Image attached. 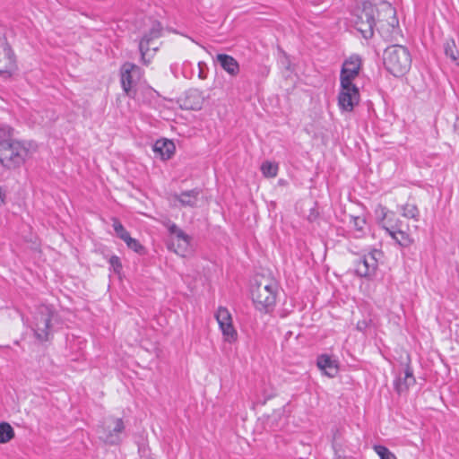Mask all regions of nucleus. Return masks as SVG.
I'll list each match as a JSON object with an SVG mask.
<instances>
[{"instance_id":"obj_1","label":"nucleus","mask_w":459,"mask_h":459,"mask_svg":"<svg viewBox=\"0 0 459 459\" xmlns=\"http://www.w3.org/2000/svg\"><path fill=\"white\" fill-rule=\"evenodd\" d=\"M385 68L395 77L407 74L411 65V56L409 50L402 45L387 47L383 55Z\"/></svg>"},{"instance_id":"obj_2","label":"nucleus","mask_w":459,"mask_h":459,"mask_svg":"<svg viewBox=\"0 0 459 459\" xmlns=\"http://www.w3.org/2000/svg\"><path fill=\"white\" fill-rule=\"evenodd\" d=\"M29 154L25 143L15 140H3L0 142V162L8 169L22 166Z\"/></svg>"},{"instance_id":"obj_3","label":"nucleus","mask_w":459,"mask_h":459,"mask_svg":"<svg viewBox=\"0 0 459 459\" xmlns=\"http://www.w3.org/2000/svg\"><path fill=\"white\" fill-rule=\"evenodd\" d=\"M277 284L274 281L262 277L256 280L251 288V296L255 307L266 310L276 301Z\"/></svg>"},{"instance_id":"obj_4","label":"nucleus","mask_w":459,"mask_h":459,"mask_svg":"<svg viewBox=\"0 0 459 459\" xmlns=\"http://www.w3.org/2000/svg\"><path fill=\"white\" fill-rule=\"evenodd\" d=\"M54 309L47 305L37 307L31 321V329L35 338L39 342H47L53 334Z\"/></svg>"},{"instance_id":"obj_5","label":"nucleus","mask_w":459,"mask_h":459,"mask_svg":"<svg viewBox=\"0 0 459 459\" xmlns=\"http://www.w3.org/2000/svg\"><path fill=\"white\" fill-rule=\"evenodd\" d=\"M125 429L122 419L108 417L98 427L99 438L105 444L114 446L121 441V434Z\"/></svg>"},{"instance_id":"obj_6","label":"nucleus","mask_w":459,"mask_h":459,"mask_svg":"<svg viewBox=\"0 0 459 459\" xmlns=\"http://www.w3.org/2000/svg\"><path fill=\"white\" fill-rule=\"evenodd\" d=\"M162 26L159 22H153L150 30L143 35L140 43L139 50L142 56V61L144 65L150 63L149 52L155 53L160 46L157 44L156 39L161 36Z\"/></svg>"},{"instance_id":"obj_7","label":"nucleus","mask_w":459,"mask_h":459,"mask_svg":"<svg viewBox=\"0 0 459 459\" xmlns=\"http://www.w3.org/2000/svg\"><path fill=\"white\" fill-rule=\"evenodd\" d=\"M143 75L142 69L134 64L126 63L120 69V81L123 91L129 97L136 94V85Z\"/></svg>"},{"instance_id":"obj_8","label":"nucleus","mask_w":459,"mask_h":459,"mask_svg":"<svg viewBox=\"0 0 459 459\" xmlns=\"http://www.w3.org/2000/svg\"><path fill=\"white\" fill-rule=\"evenodd\" d=\"M375 13L376 8L371 4L365 3L357 16L356 28L365 39H370L374 34Z\"/></svg>"},{"instance_id":"obj_9","label":"nucleus","mask_w":459,"mask_h":459,"mask_svg":"<svg viewBox=\"0 0 459 459\" xmlns=\"http://www.w3.org/2000/svg\"><path fill=\"white\" fill-rule=\"evenodd\" d=\"M359 102V89L355 84H350L346 80L341 82V90L338 96V105L343 111L351 112Z\"/></svg>"},{"instance_id":"obj_10","label":"nucleus","mask_w":459,"mask_h":459,"mask_svg":"<svg viewBox=\"0 0 459 459\" xmlns=\"http://www.w3.org/2000/svg\"><path fill=\"white\" fill-rule=\"evenodd\" d=\"M382 257L383 253L378 249H374L363 255L356 263V273L360 277H370L374 275L378 267V261L382 259Z\"/></svg>"},{"instance_id":"obj_11","label":"nucleus","mask_w":459,"mask_h":459,"mask_svg":"<svg viewBox=\"0 0 459 459\" xmlns=\"http://www.w3.org/2000/svg\"><path fill=\"white\" fill-rule=\"evenodd\" d=\"M16 69L13 54L9 45L0 40V74L4 77H11Z\"/></svg>"},{"instance_id":"obj_12","label":"nucleus","mask_w":459,"mask_h":459,"mask_svg":"<svg viewBox=\"0 0 459 459\" xmlns=\"http://www.w3.org/2000/svg\"><path fill=\"white\" fill-rule=\"evenodd\" d=\"M361 65V60L359 56H350L342 65L340 80L344 82L347 81L350 84H354L353 80L359 75Z\"/></svg>"},{"instance_id":"obj_13","label":"nucleus","mask_w":459,"mask_h":459,"mask_svg":"<svg viewBox=\"0 0 459 459\" xmlns=\"http://www.w3.org/2000/svg\"><path fill=\"white\" fill-rule=\"evenodd\" d=\"M215 61L230 76H237L239 74V65L233 56L227 54H218Z\"/></svg>"},{"instance_id":"obj_14","label":"nucleus","mask_w":459,"mask_h":459,"mask_svg":"<svg viewBox=\"0 0 459 459\" xmlns=\"http://www.w3.org/2000/svg\"><path fill=\"white\" fill-rule=\"evenodd\" d=\"M200 193L198 189H192L180 194H174L172 198L178 201L182 206L194 208L197 205Z\"/></svg>"},{"instance_id":"obj_15","label":"nucleus","mask_w":459,"mask_h":459,"mask_svg":"<svg viewBox=\"0 0 459 459\" xmlns=\"http://www.w3.org/2000/svg\"><path fill=\"white\" fill-rule=\"evenodd\" d=\"M317 367L330 377H335L338 373L337 361L325 354L318 357Z\"/></svg>"},{"instance_id":"obj_16","label":"nucleus","mask_w":459,"mask_h":459,"mask_svg":"<svg viewBox=\"0 0 459 459\" xmlns=\"http://www.w3.org/2000/svg\"><path fill=\"white\" fill-rule=\"evenodd\" d=\"M415 384V377L411 368L407 366L404 371L403 378L398 377L394 381V389L398 394H402L408 390L411 385Z\"/></svg>"},{"instance_id":"obj_17","label":"nucleus","mask_w":459,"mask_h":459,"mask_svg":"<svg viewBox=\"0 0 459 459\" xmlns=\"http://www.w3.org/2000/svg\"><path fill=\"white\" fill-rule=\"evenodd\" d=\"M153 151L159 153L162 160H169L175 152V145L169 140H159L154 143Z\"/></svg>"},{"instance_id":"obj_18","label":"nucleus","mask_w":459,"mask_h":459,"mask_svg":"<svg viewBox=\"0 0 459 459\" xmlns=\"http://www.w3.org/2000/svg\"><path fill=\"white\" fill-rule=\"evenodd\" d=\"M168 230L171 235L177 238V240L180 242L178 247L185 249L188 247L190 242V237L186 234L181 229H179L175 223H169Z\"/></svg>"},{"instance_id":"obj_19","label":"nucleus","mask_w":459,"mask_h":459,"mask_svg":"<svg viewBox=\"0 0 459 459\" xmlns=\"http://www.w3.org/2000/svg\"><path fill=\"white\" fill-rule=\"evenodd\" d=\"M387 234H394L402 227V221L395 216L394 212H391L386 220L381 225Z\"/></svg>"},{"instance_id":"obj_20","label":"nucleus","mask_w":459,"mask_h":459,"mask_svg":"<svg viewBox=\"0 0 459 459\" xmlns=\"http://www.w3.org/2000/svg\"><path fill=\"white\" fill-rule=\"evenodd\" d=\"M444 51L446 56L449 57L452 62L459 65V49L454 39H448L446 41L444 44Z\"/></svg>"},{"instance_id":"obj_21","label":"nucleus","mask_w":459,"mask_h":459,"mask_svg":"<svg viewBox=\"0 0 459 459\" xmlns=\"http://www.w3.org/2000/svg\"><path fill=\"white\" fill-rule=\"evenodd\" d=\"M220 329L223 334L224 341L232 343L238 339V333L233 326L232 322L219 325Z\"/></svg>"},{"instance_id":"obj_22","label":"nucleus","mask_w":459,"mask_h":459,"mask_svg":"<svg viewBox=\"0 0 459 459\" xmlns=\"http://www.w3.org/2000/svg\"><path fill=\"white\" fill-rule=\"evenodd\" d=\"M397 244L402 247H409L412 243L411 236L402 230L400 227L394 234H388Z\"/></svg>"},{"instance_id":"obj_23","label":"nucleus","mask_w":459,"mask_h":459,"mask_svg":"<svg viewBox=\"0 0 459 459\" xmlns=\"http://www.w3.org/2000/svg\"><path fill=\"white\" fill-rule=\"evenodd\" d=\"M402 215L405 218L419 221L420 212L418 207L413 204H405L401 207Z\"/></svg>"},{"instance_id":"obj_24","label":"nucleus","mask_w":459,"mask_h":459,"mask_svg":"<svg viewBox=\"0 0 459 459\" xmlns=\"http://www.w3.org/2000/svg\"><path fill=\"white\" fill-rule=\"evenodd\" d=\"M14 436V431L9 423H0V443L9 442Z\"/></svg>"},{"instance_id":"obj_25","label":"nucleus","mask_w":459,"mask_h":459,"mask_svg":"<svg viewBox=\"0 0 459 459\" xmlns=\"http://www.w3.org/2000/svg\"><path fill=\"white\" fill-rule=\"evenodd\" d=\"M278 164L271 161H264L261 166V171L266 178H275L278 173Z\"/></svg>"},{"instance_id":"obj_26","label":"nucleus","mask_w":459,"mask_h":459,"mask_svg":"<svg viewBox=\"0 0 459 459\" xmlns=\"http://www.w3.org/2000/svg\"><path fill=\"white\" fill-rule=\"evenodd\" d=\"M216 320L219 325L232 322L230 313L226 307H220L215 314Z\"/></svg>"},{"instance_id":"obj_27","label":"nucleus","mask_w":459,"mask_h":459,"mask_svg":"<svg viewBox=\"0 0 459 459\" xmlns=\"http://www.w3.org/2000/svg\"><path fill=\"white\" fill-rule=\"evenodd\" d=\"M373 448L380 459H397L395 455L384 446L377 445Z\"/></svg>"},{"instance_id":"obj_28","label":"nucleus","mask_w":459,"mask_h":459,"mask_svg":"<svg viewBox=\"0 0 459 459\" xmlns=\"http://www.w3.org/2000/svg\"><path fill=\"white\" fill-rule=\"evenodd\" d=\"M351 221L354 227V229L358 231V238L361 237L364 234L366 220L363 217H351Z\"/></svg>"},{"instance_id":"obj_29","label":"nucleus","mask_w":459,"mask_h":459,"mask_svg":"<svg viewBox=\"0 0 459 459\" xmlns=\"http://www.w3.org/2000/svg\"><path fill=\"white\" fill-rule=\"evenodd\" d=\"M113 228L117 236L124 241L130 236L117 219H113Z\"/></svg>"},{"instance_id":"obj_30","label":"nucleus","mask_w":459,"mask_h":459,"mask_svg":"<svg viewBox=\"0 0 459 459\" xmlns=\"http://www.w3.org/2000/svg\"><path fill=\"white\" fill-rule=\"evenodd\" d=\"M390 211H388L385 207L382 205H377L375 209V216L377 221V223L381 226L383 221L386 220L387 216L390 214Z\"/></svg>"},{"instance_id":"obj_31","label":"nucleus","mask_w":459,"mask_h":459,"mask_svg":"<svg viewBox=\"0 0 459 459\" xmlns=\"http://www.w3.org/2000/svg\"><path fill=\"white\" fill-rule=\"evenodd\" d=\"M125 242L129 248L138 254H141L143 251V247L139 243L137 239L131 238V236H129L125 240Z\"/></svg>"},{"instance_id":"obj_32","label":"nucleus","mask_w":459,"mask_h":459,"mask_svg":"<svg viewBox=\"0 0 459 459\" xmlns=\"http://www.w3.org/2000/svg\"><path fill=\"white\" fill-rule=\"evenodd\" d=\"M109 264L114 268L115 272H118L122 267L120 259L116 255L110 257Z\"/></svg>"},{"instance_id":"obj_33","label":"nucleus","mask_w":459,"mask_h":459,"mask_svg":"<svg viewBox=\"0 0 459 459\" xmlns=\"http://www.w3.org/2000/svg\"><path fill=\"white\" fill-rule=\"evenodd\" d=\"M204 66H205L204 63H203V62L198 63V67H199L198 77L202 80H204L207 77V74L204 71Z\"/></svg>"},{"instance_id":"obj_34","label":"nucleus","mask_w":459,"mask_h":459,"mask_svg":"<svg viewBox=\"0 0 459 459\" xmlns=\"http://www.w3.org/2000/svg\"><path fill=\"white\" fill-rule=\"evenodd\" d=\"M0 132L3 133V135L10 136L12 134L13 129L9 126H5L0 129Z\"/></svg>"},{"instance_id":"obj_35","label":"nucleus","mask_w":459,"mask_h":459,"mask_svg":"<svg viewBox=\"0 0 459 459\" xmlns=\"http://www.w3.org/2000/svg\"><path fill=\"white\" fill-rule=\"evenodd\" d=\"M5 195L3 188L0 186V206L4 204Z\"/></svg>"},{"instance_id":"obj_36","label":"nucleus","mask_w":459,"mask_h":459,"mask_svg":"<svg viewBox=\"0 0 459 459\" xmlns=\"http://www.w3.org/2000/svg\"><path fill=\"white\" fill-rule=\"evenodd\" d=\"M454 127L456 134L459 135V117L456 118Z\"/></svg>"},{"instance_id":"obj_37","label":"nucleus","mask_w":459,"mask_h":459,"mask_svg":"<svg viewBox=\"0 0 459 459\" xmlns=\"http://www.w3.org/2000/svg\"><path fill=\"white\" fill-rule=\"evenodd\" d=\"M366 326H367V324L365 322H359L357 325V328L359 330H363L366 328Z\"/></svg>"}]
</instances>
